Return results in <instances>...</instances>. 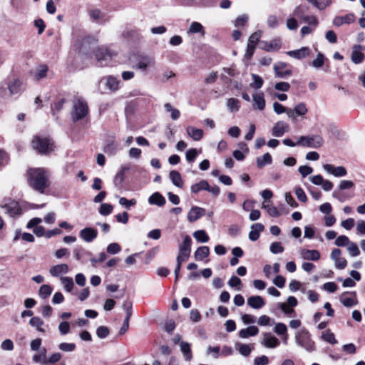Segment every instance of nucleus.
<instances>
[{"instance_id":"4","label":"nucleus","mask_w":365,"mask_h":365,"mask_svg":"<svg viewBox=\"0 0 365 365\" xmlns=\"http://www.w3.org/2000/svg\"><path fill=\"white\" fill-rule=\"evenodd\" d=\"M295 341L297 344L309 352L315 350V344L311 339L309 332L304 329L295 334Z\"/></svg>"},{"instance_id":"54","label":"nucleus","mask_w":365,"mask_h":365,"mask_svg":"<svg viewBox=\"0 0 365 365\" xmlns=\"http://www.w3.org/2000/svg\"><path fill=\"white\" fill-rule=\"evenodd\" d=\"M350 242H351V241L349 240V239L347 236L340 235L336 239L334 244H335V245H336L338 247H344V246H348V245Z\"/></svg>"},{"instance_id":"41","label":"nucleus","mask_w":365,"mask_h":365,"mask_svg":"<svg viewBox=\"0 0 365 365\" xmlns=\"http://www.w3.org/2000/svg\"><path fill=\"white\" fill-rule=\"evenodd\" d=\"M52 287L48 284H43L40 287L38 294L41 298L46 299L52 292Z\"/></svg>"},{"instance_id":"56","label":"nucleus","mask_w":365,"mask_h":365,"mask_svg":"<svg viewBox=\"0 0 365 365\" xmlns=\"http://www.w3.org/2000/svg\"><path fill=\"white\" fill-rule=\"evenodd\" d=\"M273 110L278 115L286 113L287 115H288V110H290V108H285L279 103L274 102L273 103Z\"/></svg>"},{"instance_id":"62","label":"nucleus","mask_w":365,"mask_h":365,"mask_svg":"<svg viewBox=\"0 0 365 365\" xmlns=\"http://www.w3.org/2000/svg\"><path fill=\"white\" fill-rule=\"evenodd\" d=\"M120 246L116 242L110 243L107 247V252L111 255L118 253L120 251Z\"/></svg>"},{"instance_id":"59","label":"nucleus","mask_w":365,"mask_h":365,"mask_svg":"<svg viewBox=\"0 0 365 365\" xmlns=\"http://www.w3.org/2000/svg\"><path fill=\"white\" fill-rule=\"evenodd\" d=\"M270 252L273 254L282 253L284 252V247L281 242H272L270 245Z\"/></svg>"},{"instance_id":"7","label":"nucleus","mask_w":365,"mask_h":365,"mask_svg":"<svg viewBox=\"0 0 365 365\" xmlns=\"http://www.w3.org/2000/svg\"><path fill=\"white\" fill-rule=\"evenodd\" d=\"M323 140L320 135H313L300 136L297 140V145L317 148L322 145Z\"/></svg>"},{"instance_id":"61","label":"nucleus","mask_w":365,"mask_h":365,"mask_svg":"<svg viewBox=\"0 0 365 365\" xmlns=\"http://www.w3.org/2000/svg\"><path fill=\"white\" fill-rule=\"evenodd\" d=\"M294 192L299 201H301L302 202H307V197L302 187H296Z\"/></svg>"},{"instance_id":"51","label":"nucleus","mask_w":365,"mask_h":365,"mask_svg":"<svg viewBox=\"0 0 365 365\" xmlns=\"http://www.w3.org/2000/svg\"><path fill=\"white\" fill-rule=\"evenodd\" d=\"M113 207L110 204L103 203L99 208V212L103 216L110 215L113 211Z\"/></svg>"},{"instance_id":"58","label":"nucleus","mask_w":365,"mask_h":365,"mask_svg":"<svg viewBox=\"0 0 365 365\" xmlns=\"http://www.w3.org/2000/svg\"><path fill=\"white\" fill-rule=\"evenodd\" d=\"M324 62V56L322 53H319L317 58L312 62V66L316 68L322 67Z\"/></svg>"},{"instance_id":"25","label":"nucleus","mask_w":365,"mask_h":365,"mask_svg":"<svg viewBox=\"0 0 365 365\" xmlns=\"http://www.w3.org/2000/svg\"><path fill=\"white\" fill-rule=\"evenodd\" d=\"M148 202L150 205H155L159 207H162L165 204L166 200L160 192H155L149 197Z\"/></svg>"},{"instance_id":"33","label":"nucleus","mask_w":365,"mask_h":365,"mask_svg":"<svg viewBox=\"0 0 365 365\" xmlns=\"http://www.w3.org/2000/svg\"><path fill=\"white\" fill-rule=\"evenodd\" d=\"M128 170L129 168L128 166L123 165L120 167V170L117 173L114 178V184L116 186H119L122 184L124 180L125 174Z\"/></svg>"},{"instance_id":"16","label":"nucleus","mask_w":365,"mask_h":365,"mask_svg":"<svg viewBox=\"0 0 365 365\" xmlns=\"http://www.w3.org/2000/svg\"><path fill=\"white\" fill-rule=\"evenodd\" d=\"M347 292L342 293L339 297V300L341 303L346 307H351L358 304V301L356 299V294L355 292H351L350 294L353 295L354 297H346Z\"/></svg>"},{"instance_id":"48","label":"nucleus","mask_w":365,"mask_h":365,"mask_svg":"<svg viewBox=\"0 0 365 365\" xmlns=\"http://www.w3.org/2000/svg\"><path fill=\"white\" fill-rule=\"evenodd\" d=\"M153 61L149 58H144L136 64V68L145 71L148 66L153 65Z\"/></svg>"},{"instance_id":"11","label":"nucleus","mask_w":365,"mask_h":365,"mask_svg":"<svg viewBox=\"0 0 365 365\" xmlns=\"http://www.w3.org/2000/svg\"><path fill=\"white\" fill-rule=\"evenodd\" d=\"M98 236V231L92 227H86L79 232V237L86 242H93Z\"/></svg>"},{"instance_id":"27","label":"nucleus","mask_w":365,"mask_h":365,"mask_svg":"<svg viewBox=\"0 0 365 365\" xmlns=\"http://www.w3.org/2000/svg\"><path fill=\"white\" fill-rule=\"evenodd\" d=\"M180 346V351L182 353L185 360L190 361L192 359L190 344L188 342L181 341Z\"/></svg>"},{"instance_id":"36","label":"nucleus","mask_w":365,"mask_h":365,"mask_svg":"<svg viewBox=\"0 0 365 365\" xmlns=\"http://www.w3.org/2000/svg\"><path fill=\"white\" fill-rule=\"evenodd\" d=\"M117 148L118 145L115 140H110L106 143L103 148V151L109 155H113L116 153Z\"/></svg>"},{"instance_id":"9","label":"nucleus","mask_w":365,"mask_h":365,"mask_svg":"<svg viewBox=\"0 0 365 365\" xmlns=\"http://www.w3.org/2000/svg\"><path fill=\"white\" fill-rule=\"evenodd\" d=\"M288 112V118L294 122L297 120V116H303L306 115L308 112V109L304 103H299L297 104L293 109L290 108Z\"/></svg>"},{"instance_id":"46","label":"nucleus","mask_w":365,"mask_h":365,"mask_svg":"<svg viewBox=\"0 0 365 365\" xmlns=\"http://www.w3.org/2000/svg\"><path fill=\"white\" fill-rule=\"evenodd\" d=\"M262 32L261 31H257L253 33L248 39V44L257 46V44L260 42L259 39L262 36Z\"/></svg>"},{"instance_id":"42","label":"nucleus","mask_w":365,"mask_h":365,"mask_svg":"<svg viewBox=\"0 0 365 365\" xmlns=\"http://www.w3.org/2000/svg\"><path fill=\"white\" fill-rule=\"evenodd\" d=\"M164 108L167 112H170L171 118L173 120H175L179 118L180 115V111L178 109L173 108L170 103H165Z\"/></svg>"},{"instance_id":"45","label":"nucleus","mask_w":365,"mask_h":365,"mask_svg":"<svg viewBox=\"0 0 365 365\" xmlns=\"http://www.w3.org/2000/svg\"><path fill=\"white\" fill-rule=\"evenodd\" d=\"M249 19L247 14H242L237 17L233 21V24L235 27H242L246 25Z\"/></svg>"},{"instance_id":"39","label":"nucleus","mask_w":365,"mask_h":365,"mask_svg":"<svg viewBox=\"0 0 365 365\" xmlns=\"http://www.w3.org/2000/svg\"><path fill=\"white\" fill-rule=\"evenodd\" d=\"M194 238L200 242H207L209 241V236L205 230H197L193 233Z\"/></svg>"},{"instance_id":"60","label":"nucleus","mask_w":365,"mask_h":365,"mask_svg":"<svg viewBox=\"0 0 365 365\" xmlns=\"http://www.w3.org/2000/svg\"><path fill=\"white\" fill-rule=\"evenodd\" d=\"M46 351L45 349H43L42 352L39 354H36L33 357V360L36 362H38L41 364H46L47 358H46Z\"/></svg>"},{"instance_id":"2","label":"nucleus","mask_w":365,"mask_h":365,"mask_svg":"<svg viewBox=\"0 0 365 365\" xmlns=\"http://www.w3.org/2000/svg\"><path fill=\"white\" fill-rule=\"evenodd\" d=\"M22 91L23 82L18 78H8L2 81L0 85V94L1 96L11 97L19 95Z\"/></svg>"},{"instance_id":"10","label":"nucleus","mask_w":365,"mask_h":365,"mask_svg":"<svg viewBox=\"0 0 365 365\" xmlns=\"http://www.w3.org/2000/svg\"><path fill=\"white\" fill-rule=\"evenodd\" d=\"M289 125L287 123L280 120L277 121L272 128V135L274 137H282L285 133L289 132Z\"/></svg>"},{"instance_id":"12","label":"nucleus","mask_w":365,"mask_h":365,"mask_svg":"<svg viewBox=\"0 0 365 365\" xmlns=\"http://www.w3.org/2000/svg\"><path fill=\"white\" fill-rule=\"evenodd\" d=\"M259 48L267 52L276 51L281 48V42L279 39H274L269 42L262 41L259 42Z\"/></svg>"},{"instance_id":"50","label":"nucleus","mask_w":365,"mask_h":365,"mask_svg":"<svg viewBox=\"0 0 365 365\" xmlns=\"http://www.w3.org/2000/svg\"><path fill=\"white\" fill-rule=\"evenodd\" d=\"M307 11L308 7L307 6L299 5L294 9L293 14L295 16L300 18L302 19L305 16L304 14L307 12Z\"/></svg>"},{"instance_id":"6","label":"nucleus","mask_w":365,"mask_h":365,"mask_svg":"<svg viewBox=\"0 0 365 365\" xmlns=\"http://www.w3.org/2000/svg\"><path fill=\"white\" fill-rule=\"evenodd\" d=\"M96 58L100 66H106L112 64V59L116 56L115 53L106 47H99L96 51Z\"/></svg>"},{"instance_id":"35","label":"nucleus","mask_w":365,"mask_h":365,"mask_svg":"<svg viewBox=\"0 0 365 365\" xmlns=\"http://www.w3.org/2000/svg\"><path fill=\"white\" fill-rule=\"evenodd\" d=\"M169 178L172 182L178 187H182L183 182L182 180L181 175L179 172L176 170H172L170 172Z\"/></svg>"},{"instance_id":"15","label":"nucleus","mask_w":365,"mask_h":365,"mask_svg":"<svg viewBox=\"0 0 365 365\" xmlns=\"http://www.w3.org/2000/svg\"><path fill=\"white\" fill-rule=\"evenodd\" d=\"M287 66V64L284 62H278L274 65V71L275 75L278 78H285L292 74V71L284 68Z\"/></svg>"},{"instance_id":"53","label":"nucleus","mask_w":365,"mask_h":365,"mask_svg":"<svg viewBox=\"0 0 365 365\" xmlns=\"http://www.w3.org/2000/svg\"><path fill=\"white\" fill-rule=\"evenodd\" d=\"M123 309L125 311L126 316L125 319L129 320L133 314V304L130 302H124L122 305Z\"/></svg>"},{"instance_id":"1","label":"nucleus","mask_w":365,"mask_h":365,"mask_svg":"<svg viewBox=\"0 0 365 365\" xmlns=\"http://www.w3.org/2000/svg\"><path fill=\"white\" fill-rule=\"evenodd\" d=\"M28 174L30 186L38 192L43 193L50 185L48 171L41 168H31Z\"/></svg>"},{"instance_id":"22","label":"nucleus","mask_w":365,"mask_h":365,"mask_svg":"<svg viewBox=\"0 0 365 365\" xmlns=\"http://www.w3.org/2000/svg\"><path fill=\"white\" fill-rule=\"evenodd\" d=\"M106 86L110 91L115 92L119 89L120 80L117 77L108 76L105 78Z\"/></svg>"},{"instance_id":"57","label":"nucleus","mask_w":365,"mask_h":365,"mask_svg":"<svg viewBox=\"0 0 365 365\" xmlns=\"http://www.w3.org/2000/svg\"><path fill=\"white\" fill-rule=\"evenodd\" d=\"M119 204L127 209H129L130 207L135 205L136 200L135 199L128 200L124 197H120Z\"/></svg>"},{"instance_id":"23","label":"nucleus","mask_w":365,"mask_h":365,"mask_svg":"<svg viewBox=\"0 0 365 365\" xmlns=\"http://www.w3.org/2000/svg\"><path fill=\"white\" fill-rule=\"evenodd\" d=\"M192 240L190 236L186 235L182 242L179 246V252L183 255H190Z\"/></svg>"},{"instance_id":"5","label":"nucleus","mask_w":365,"mask_h":365,"mask_svg":"<svg viewBox=\"0 0 365 365\" xmlns=\"http://www.w3.org/2000/svg\"><path fill=\"white\" fill-rule=\"evenodd\" d=\"M32 147L39 153L47 154L53 150V144L50 138L36 136L32 140Z\"/></svg>"},{"instance_id":"8","label":"nucleus","mask_w":365,"mask_h":365,"mask_svg":"<svg viewBox=\"0 0 365 365\" xmlns=\"http://www.w3.org/2000/svg\"><path fill=\"white\" fill-rule=\"evenodd\" d=\"M0 207L10 217L21 215V209L19 203L14 200L10 199L4 200L0 204Z\"/></svg>"},{"instance_id":"44","label":"nucleus","mask_w":365,"mask_h":365,"mask_svg":"<svg viewBox=\"0 0 365 365\" xmlns=\"http://www.w3.org/2000/svg\"><path fill=\"white\" fill-rule=\"evenodd\" d=\"M188 33H192V34L201 33L202 35L205 34L203 26H202L201 24L196 22V21L192 22L190 24L189 30H188Z\"/></svg>"},{"instance_id":"18","label":"nucleus","mask_w":365,"mask_h":365,"mask_svg":"<svg viewBox=\"0 0 365 365\" xmlns=\"http://www.w3.org/2000/svg\"><path fill=\"white\" fill-rule=\"evenodd\" d=\"M247 304L255 309H259L265 305V302L261 296H251L247 300Z\"/></svg>"},{"instance_id":"32","label":"nucleus","mask_w":365,"mask_h":365,"mask_svg":"<svg viewBox=\"0 0 365 365\" xmlns=\"http://www.w3.org/2000/svg\"><path fill=\"white\" fill-rule=\"evenodd\" d=\"M257 165L259 168H262L267 165H270L272 163V155L267 153L262 156L257 157L256 159Z\"/></svg>"},{"instance_id":"24","label":"nucleus","mask_w":365,"mask_h":365,"mask_svg":"<svg viewBox=\"0 0 365 365\" xmlns=\"http://www.w3.org/2000/svg\"><path fill=\"white\" fill-rule=\"evenodd\" d=\"M68 266L66 264H60L50 268L49 272L53 277H58L61 274L68 272Z\"/></svg>"},{"instance_id":"52","label":"nucleus","mask_w":365,"mask_h":365,"mask_svg":"<svg viewBox=\"0 0 365 365\" xmlns=\"http://www.w3.org/2000/svg\"><path fill=\"white\" fill-rule=\"evenodd\" d=\"M257 323L259 326H271L274 321L267 315H262L259 317Z\"/></svg>"},{"instance_id":"17","label":"nucleus","mask_w":365,"mask_h":365,"mask_svg":"<svg viewBox=\"0 0 365 365\" xmlns=\"http://www.w3.org/2000/svg\"><path fill=\"white\" fill-rule=\"evenodd\" d=\"M287 54L296 59H302L309 56L310 49L309 47L304 46L297 50L287 51Z\"/></svg>"},{"instance_id":"14","label":"nucleus","mask_w":365,"mask_h":365,"mask_svg":"<svg viewBox=\"0 0 365 365\" xmlns=\"http://www.w3.org/2000/svg\"><path fill=\"white\" fill-rule=\"evenodd\" d=\"M205 215V210L197 206L192 207L187 213V220L190 222L197 221Z\"/></svg>"},{"instance_id":"37","label":"nucleus","mask_w":365,"mask_h":365,"mask_svg":"<svg viewBox=\"0 0 365 365\" xmlns=\"http://www.w3.org/2000/svg\"><path fill=\"white\" fill-rule=\"evenodd\" d=\"M208 188V182L205 180H202L199 182L192 185L190 187L191 192L197 193L201 190H206Z\"/></svg>"},{"instance_id":"49","label":"nucleus","mask_w":365,"mask_h":365,"mask_svg":"<svg viewBox=\"0 0 365 365\" xmlns=\"http://www.w3.org/2000/svg\"><path fill=\"white\" fill-rule=\"evenodd\" d=\"M237 350L239 352L245 356H247L252 351V347L248 344H237Z\"/></svg>"},{"instance_id":"30","label":"nucleus","mask_w":365,"mask_h":365,"mask_svg":"<svg viewBox=\"0 0 365 365\" xmlns=\"http://www.w3.org/2000/svg\"><path fill=\"white\" fill-rule=\"evenodd\" d=\"M253 101L257 108L262 110L265 107V101L262 92H257L253 94Z\"/></svg>"},{"instance_id":"34","label":"nucleus","mask_w":365,"mask_h":365,"mask_svg":"<svg viewBox=\"0 0 365 365\" xmlns=\"http://www.w3.org/2000/svg\"><path fill=\"white\" fill-rule=\"evenodd\" d=\"M361 48L360 45H356L351 53V61L354 63H360L363 61L364 56L358 49Z\"/></svg>"},{"instance_id":"47","label":"nucleus","mask_w":365,"mask_h":365,"mask_svg":"<svg viewBox=\"0 0 365 365\" xmlns=\"http://www.w3.org/2000/svg\"><path fill=\"white\" fill-rule=\"evenodd\" d=\"M29 324L31 326L36 328L38 331L41 332H44V329L41 328V326L43 324V322L38 317H32L30 321Z\"/></svg>"},{"instance_id":"43","label":"nucleus","mask_w":365,"mask_h":365,"mask_svg":"<svg viewBox=\"0 0 365 365\" xmlns=\"http://www.w3.org/2000/svg\"><path fill=\"white\" fill-rule=\"evenodd\" d=\"M322 338L323 340L331 344H335L337 343L334 334L332 332H331L330 330H327L324 331L322 334Z\"/></svg>"},{"instance_id":"29","label":"nucleus","mask_w":365,"mask_h":365,"mask_svg":"<svg viewBox=\"0 0 365 365\" xmlns=\"http://www.w3.org/2000/svg\"><path fill=\"white\" fill-rule=\"evenodd\" d=\"M47 71H48L47 66L40 65L38 67H36V69L33 71V73H32L33 78L36 81L43 78L46 77Z\"/></svg>"},{"instance_id":"64","label":"nucleus","mask_w":365,"mask_h":365,"mask_svg":"<svg viewBox=\"0 0 365 365\" xmlns=\"http://www.w3.org/2000/svg\"><path fill=\"white\" fill-rule=\"evenodd\" d=\"M268 363V357L264 355H262L259 357H257L254 360V365H267Z\"/></svg>"},{"instance_id":"55","label":"nucleus","mask_w":365,"mask_h":365,"mask_svg":"<svg viewBox=\"0 0 365 365\" xmlns=\"http://www.w3.org/2000/svg\"><path fill=\"white\" fill-rule=\"evenodd\" d=\"M347 250L351 257H356L360 254V250L358 245L353 242H351L347 246Z\"/></svg>"},{"instance_id":"3","label":"nucleus","mask_w":365,"mask_h":365,"mask_svg":"<svg viewBox=\"0 0 365 365\" xmlns=\"http://www.w3.org/2000/svg\"><path fill=\"white\" fill-rule=\"evenodd\" d=\"M87 102L81 97H76L73 100L71 119L73 122L83 119L88 114Z\"/></svg>"},{"instance_id":"19","label":"nucleus","mask_w":365,"mask_h":365,"mask_svg":"<svg viewBox=\"0 0 365 365\" xmlns=\"http://www.w3.org/2000/svg\"><path fill=\"white\" fill-rule=\"evenodd\" d=\"M299 253L302 258L305 260L317 261L320 258V253L315 250L302 249Z\"/></svg>"},{"instance_id":"63","label":"nucleus","mask_w":365,"mask_h":365,"mask_svg":"<svg viewBox=\"0 0 365 365\" xmlns=\"http://www.w3.org/2000/svg\"><path fill=\"white\" fill-rule=\"evenodd\" d=\"M97 336L101 339H104L109 334V329L107 327L101 326L96 330Z\"/></svg>"},{"instance_id":"38","label":"nucleus","mask_w":365,"mask_h":365,"mask_svg":"<svg viewBox=\"0 0 365 365\" xmlns=\"http://www.w3.org/2000/svg\"><path fill=\"white\" fill-rule=\"evenodd\" d=\"M227 106L230 112L235 113L240 109V101L237 98H230L227 101Z\"/></svg>"},{"instance_id":"20","label":"nucleus","mask_w":365,"mask_h":365,"mask_svg":"<svg viewBox=\"0 0 365 365\" xmlns=\"http://www.w3.org/2000/svg\"><path fill=\"white\" fill-rule=\"evenodd\" d=\"M355 21V16L353 14H348L344 16H336L333 19V24L340 26L344 24H349Z\"/></svg>"},{"instance_id":"40","label":"nucleus","mask_w":365,"mask_h":365,"mask_svg":"<svg viewBox=\"0 0 365 365\" xmlns=\"http://www.w3.org/2000/svg\"><path fill=\"white\" fill-rule=\"evenodd\" d=\"M60 280L65 290L70 292L74 286L73 279L70 277H61Z\"/></svg>"},{"instance_id":"31","label":"nucleus","mask_w":365,"mask_h":365,"mask_svg":"<svg viewBox=\"0 0 365 365\" xmlns=\"http://www.w3.org/2000/svg\"><path fill=\"white\" fill-rule=\"evenodd\" d=\"M186 130L187 135L194 140H200L203 136V130L202 129L188 126Z\"/></svg>"},{"instance_id":"21","label":"nucleus","mask_w":365,"mask_h":365,"mask_svg":"<svg viewBox=\"0 0 365 365\" xmlns=\"http://www.w3.org/2000/svg\"><path fill=\"white\" fill-rule=\"evenodd\" d=\"M262 343L267 348H274L279 344L278 339L272 336L270 333H264L263 334V341Z\"/></svg>"},{"instance_id":"26","label":"nucleus","mask_w":365,"mask_h":365,"mask_svg":"<svg viewBox=\"0 0 365 365\" xmlns=\"http://www.w3.org/2000/svg\"><path fill=\"white\" fill-rule=\"evenodd\" d=\"M259 333V329L256 326H250L247 328L242 329L239 331V336L246 339L250 336H256Z\"/></svg>"},{"instance_id":"28","label":"nucleus","mask_w":365,"mask_h":365,"mask_svg":"<svg viewBox=\"0 0 365 365\" xmlns=\"http://www.w3.org/2000/svg\"><path fill=\"white\" fill-rule=\"evenodd\" d=\"M210 254V249L207 246H201L194 253V257L197 261H202Z\"/></svg>"},{"instance_id":"13","label":"nucleus","mask_w":365,"mask_h":365,"mask_svg":"<svg viewBox=\"0 0 365 365\" xmlns=\"http://www.w3.org/2000/svg\"><path fill=\"white\" fill-rule=\"evenodd\" d=\"M323 168L326 172L333 175L335 177H343L345 176L347 173V171L344 166L334 167L330 164H324L323 165Z\"/></svg>"}]
</instances>
